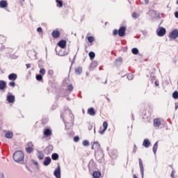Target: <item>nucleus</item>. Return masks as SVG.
<instances>
[{
  "mask_svg": "<svg viewBox=\"0 0 178 178\" xmlns=\"http://www.w3.org/2000/svg\"><path fill=\"white\" fill-rule=\"evenodd\" d=\"M13 159L15 162L19 163L24 161V153L22 151H17L13 154Z\"/></svg>",
  "mask_w": 178,
  "mask_h": 178,
  "instance_id": "nucleus-1",
  "label": "nucleus"
},
{
  "mask_svg": "<svg viewBox=\"0 0 178 178\" xmlns=\"http://www.w3.org/2000/svg\"><path fill=\"white\" fill-rule=\"evenodd\" d=\"M95 156L99 163H102V161H104V151L99 150V152H95Z\"/></svg>",
  "mask_w": 178,
  "mask_h": 178,
  "instance_id": "nucleus-2",
  "label": "nucleus"
},
{
  "mask_svg": "<svg viewBox=\"0 0 178 178\" xmlns=\"http://www.w3.org/2000/svg\"><path fill=\"white\" fill-rule=\"evenodd\" d=\"M25 149H26L27 154H31V152H33V151H34V145L33 144V143L29 142L28 143H26Z\"/></svg>",
  "mask_w": 178,
  "mask_h": 178,
  "instance_id": "nucleus-3",
  "label": "nucleus"
},
{
  "mask_svg": "<svg viewBox=\"0 0 178 178\" xmlns=\"http://www.w3.org/2000/svg\"><path fill=\"white\" fill-rule=\"evenodd\" d=\"M91 148L92 149L95 150V152L102 151V149L101 148V145L98 142H94Z\"/></svg>",
  "mask_w": 178,
  "mask_h": 178,
  "instance_id": "nucleus-4",
  "label": "nucleus"
},
{
  "mask_svg": "<svg viewBox=\"0 0 178 178\" xmlns=\"http://www.w3.org/2000/svg\"><path fill=\"white\" fill-rule=\"evenodd\" d=\"M169 38H170V40H176V38H178V31H177V29H175V30L172 31L170 33Z\"/></svg>",
  "mask_w": 178,
  "mask_h": 178,
  "instance_id": "nucleus-5",
  "label": "nucleus"
},
{
  "mask_svg": "<svg viewBox=\"0 0 178 178\" xmlns=\"http://www.w3.org/2000/svg\"><path fill=\"white\" fill-rule=\"evenodd\" d=\"M106 129H108V122H104L103 127H101L99 130V134H104V133H105V131H106Z\"/></svg>",
  "mask_w": 178,
  "mask_h": 178,
  "instance_id": "nucleus-6",
  "label": "nucleus"
},
{
  "mask_svg": "<svg viewBox=\"0 0 178 178\" xmlns=\"http://www.w3.org/2000/svg\"><path fill=\"white\" fill-rule=\"evenodd\" d=\"M118 35H120V37H124V35H126V27L125 26H122L119 29Z\"/></svg>",
  "mask_w": 178,
  "mask_h": 178,
  "instance_id": "nucleus-7",
  "label": "nucleus"
},
{
  "mask_svg": "<svg viewBox=\"0 0 178 178\" xmlns=\"http://www.w3.org/2000/svg\"><path fill=\"white\" fill-rule=\"evenodd\" d=\"M44 137H51L52 136V130L50 129H44L43 131Z\"/></svg>",
  "mask_w": 178,
  "mask_h": 178,
  "instance_id": "nucleus-8",
  "label": "nucleus"
},
{
  "mask_svg": "<svg viewBox=\"0 0 178 178\" xmlns=\"http://www.w3.org/2000/svg\"><path fill=\"white\" fill-rule=\"evenodd\" d=\"M166 34V29L165 28H160V30H157V35L159 37H163Z\"/></svg>",
  "mask_w": 178,
  "mask_h": 178,
  "instance_id": "nucleus-9",
  "label": "nucleus"
},
{
  "mask_svg": "<svg viewBox=\"0 0 178 178\" xmlns=\"http://www.w3.org/2000/svg\"><path fill=\"white\" fill-rule=\"evenodd\" d=\"M8 77V80L10 81H15V80H17V74L15 73L10 74Z\"/></svg>",
  "mask_w": 178,
  "mask_h": 178,
  "instance_id": "nucleus-10",
  "label": "nucleus"
},
{
  "mask_svg": "<svg viewBox=\"0 0 178 178\" xmlns=\"http://www.w3.org/2000/svg\"><path fill=\"white\" fill-rule=\"evenodd\" d=\"M51 35H52L53 38H56V39L59 38V37H60V32H59V31H58V30H54L51 33Z\"/></svg>",
  "mask_w": 178,
  "mask_h": 178,
  "instance_id": "nucleus-11",
  "label": "nucleus"
},
{
  "mask_svg": "<svg viewBox=\"0 0 178 178\" xmlns=\"http://www.w3.org/2000/svg\"><path fill=\"white\" fill-rule=\"evenodd\" d=\"M67 43V42H66V40H62L58 42V45L60 47V48H62L63 49L66 48Z\"/></svg>",
  "mask_w": 178,
  "mask_h": 178,
  "instance_id": "nucleus-12",
  "label": "nucleus"
},
{
  "mask_svg": "<svg viewBox=\"0 0 178 178\" xmlns=\"http://www.w3.org/2000/svg\"><path fill=\"white\" fill-rule=\"evenodd\" d=\"M139 166L140 168L142 177H144V165L143 164V160H141V159H139Z\"/></svg>",
  "mask_w": 178,
  "mask_h": 178,
  "instance_id": "nucleus-13",
  "label": "nucleus"
},
{
  "mask_svg": "<svg viewBox=\"0 0 178 178\" xmlns=\"http://www.w3.org/2000/svg\"><path fill=\"white\" fill-rule=\"evenodd\" d=\"M54 176L56 178H60V166H58L54 171Z\"/></svg>",
  "mask_w": 178,
  "mask_h": 178,
  "instance_id": "nucleus-14",
  "label": "nucleus"
},
{
  "mask_svg": "<svg viewBox=\"0 0 178 178\" xmlns=\"http://www.w3.org/2000/svg\"><path fill=\"white\" fill-rule=\"evenodd\" d=\"M88 114L90 115V116H95L96 113L95 110H94V108L90 107L88 109Z\"/></svg>",
  "mask_w": 178,
  "mask_h": 178,
  "instance_id": "nucleus-15",
  "label": "nucleus"
},
{
  "mask_svg": "<svg viewBox=\"0 0 178 178\" xmlns=\"http://www.w3.org/2000/svg\"><path fill=\"white\" fill-rule=\"evenodd\" d=\"M143 147H145V148H148L149 147V145H151V142H149V139H145L143 140Z\"/></svg>",
  "mask_w": 178,
  "mask_h": 178,
  "instance_id": "nucleus-16",
  "label": "nucleus"
},
{
  "mask_svg": "<svg viewBox=\"0 0 178 178\" xmlns=\"http://www.w3.org/2000/svg\"><path fill=\"white\" fill-rule=\"evenodd\" d=\"M0 8L5 9V8H8V1L5 0H2L0 1Z\"/></svg>",
  "mask_w": 178,
  "mask_h": 178,
  "instance_id": "nucleus-17",
  "label": "nucleus"
},
{
  "mask_svg": "<svg viewBox=\"0 0 178 178\" xmlns=\"http://www.w3.org/2000/svg\"><path fill=\"white\" fill-rule=\"evenodd\" d=\"M161 126V119L156 118L154 120V127H159Z\"/></svg>",
  "mask_w": 178,
  "mask_h": 178,
  "instance_id": "nucleus-18",
  "label": "nucleus"
},
{
  "mask_svg": "<svg viewBox=\"0 0 178 178\" xmlns=\"http://www.w3.org/2000/svg\"><path fill=\"white\" fill-rule=\"evenodd\" d=\"M7 101L10 103V104H13V102H15V96L10 95H8L7 97Z\"/></svg>",
  "mask_w": 178,
  "mask_h": 178,
  "instance_id": "nucleus-19",
  "label": "nucleus"
},
{
  "mask_svg": "<svg viewBox=\"0 0 178 178\" xmlns=\"http://www.w3.org/2000/svg\"><path fill=\"white\" fill-rule=\"evenodd\" d=\"M51 157H46L44 159V166H48V165H49V163H51Z\"/></svg>",
  "mask_w": 178,
  "mask_h": 178,
  "instance_id": "nucleus-20",
  "label": "nucleus"
},
{
  "mask_svg": "<svg viewBox=\"0 0 178 178\" xmlns=\"http://www.w3.org/2000/svg\"><path fill=\"white\" fill-rule=\"evenodd\" d=\"M6 88V82L0 81V90H5Z\"/></svg>",
  "mask_w": 178,
  "mask_h": 178,
  "instance_id": "nucleus-21",
  "label": "nucleus"
},
{
  "mask_svg": "<svg viewBox=\"0 0 178 178\" xmlns=\"http://www.w3.org/2000/svg\"><path fill=\"white\" fill-rule=\"evenodd\" d=\"M94 178H100L101 177V172L95 171L92 174Z\"/></svg>",
  "mask_w": 178,
  "mask_h": 178,
  "instance_id": "nucleus-22",
  "label": "nucleus"
},
{
  "mask_svg": "<svg viewBox=\"0 0 178 178\" xmlns=\"http://www.w3.org/2000/svg\"><path fill=\"white\" fill-rule=\"evenodd\" d=\"M51 159L53 161H58V159H59V155H58L56 153H54L51 155Z\"/></svg>",
  "mask_w": 178,
  "mask_h": 178,
  "instance_id": "nucleus-23",
  "label": "nucleus"
},
{
  "mask_svg": "<svg viewBox=\"0 0 178 178\" xmlns=\"http://www.w3.org/2000/svg\"><path fill=\"white\" fill-rule=\"evenodd\" d=\"M6 138H12L13 137V132L12 131H8L6 134Z\"/></svg>",
  "mask_w": 178,
  "mask_h": 178,
  "instance_id": "nucleus-24",
  "label": "nucleus"
},
{
  "mask_svg": "<svg viewBox=\"0 0 178 178\" xmlns=\"http://www.w3.org/2000/svg\"><path fill=\"white\" fill-rule=\"evenodd\" d=\"M158 149V142H156L153 146V152L154 154H156V151Z\"/></svg>",
  "mask_w": 178,
  "mask_h": 178,
  "instance_id": "nucleus-25",
  "label": "nucleus"
},
{
  "mask_svg": "<svg viewBox=\"0 0 178 178\" xmlns=\"http://www.w3.org/2000/svg\"><path fill=\"white\" fill-rule=\"evenodd\" d=\"M56 2L57 3V6L58 8H62V6H63V2H62V1H60V0H56Z\"/></svg>",
  "mask_w": 178,
  "mask_h": 178,
  "instance_id": "nucleus-26",
  "label": "nucleus"
},
{
  "mask_svg": "<svg viewBox=\"0 0 178 178\" xmlns=\"http://www.w3.org/2000/svg\"><path fill=\"white\" fill-rule=\"evenodd\" d=\"M89 57L91 59V60H92V59L95 58V53H94L93 51L89 52Z\"/></svg>",
  "mask_w": 178,
  "mask_h": 178,
  "instance_id": "nucleus-27",
  "label": "nucleus"
},
{
  "mask_svg": "<svg viewBox=\"0 0 178 178\" xmlns=\"http://www.w3.org/2000/svg\"><path fill=\"white\" fill-rule=\"evenodd\" d=\"M81 72H83V70L81 69V67H77L76 69H75L76 74H80Z\"/></svg>",
  "mask_w": 178,
  "mask_h": 178,
  "instance_id": "nucleus-28",
  "label": "nucleus"
},
{
  "mask_svg": "<svg viewBox=\"0 0 178 178\" xmlns=\"http://www.w3.org/2000/svg\"><path fill=\"white\" fill-rule=\"evenodd\" d=\"M132 54H134V55H138V49L137 48H133L131 50Z\"/></svg>",
  "mask_w": 178,
  "mask_h": 178,
  "instance_id": "nucleus-29",
  "label": "nucleus"
},
{
  "mask_svg": "<svg viewBox=\"0 0 178 178\" xmlns=\"http://www.w3.org/2000/svg\"><path fill=\"white\" fill-rule=\"evenodd\" d=\"M95 40V39L94 38L93 36H88V41L89 42H94Z\"/></svg>",
  "mask_w": 178,
  "mask_h": 178,
  "instance_id": "nucleus-30",
  "label": "nucleus"
},
{
  "mask_svg": "<svg viewBox=\"0 0 178 178\" xmlns=\"http://www.w3.org/2000/svg\"><path fill=\"white\" fill-rule=\"evenodd\" d=\"M172 97L173 98H175V99H178V92L175 91L172 93Z\"/></svg>",
  "mask_w": 178,
  "mask_h": 178,
  "instance_id": "nucleus-31",
  "label": "nucleus"
},
{
  "mask_svg": "<svg viewBox=\"0 0 178 178\" xmlns=\"http://www.w3.org/2000/svg\"><path fill=\"white\" fill-rule=\"evenodd\" d=\"M83 145L85 147H88V145H90V142H88L87 140H85L83 141Z\"/></svg>",
  "mask_w": 178,
  "mask_h": 178,
  "instance_id": "nucleus-32",
  "label": "nucleus"
},
{
  "mask_svg": "<svg viewBox=\"0 0 178 178\" xmlns=\"http://www.w3.org/2000/svg\"><path fill=\"white\" fill-rule=\"evenodd\" d=\"M36 80H38V81H41L42 80V75L41 74L36 75Z\"/></svg>",
  "mask_w": 178,
  "mask_h": 178,
  "instance_id": "nucleus-33",
  "label": "nucleus"
},
{
  "mask_svg": "<svg viewBox=\"0 0 178 178\" xmlns=\"http://www.w3.org/2000/svg\"><path fill=\"white\" fill-rule=\"evenodd\" d=\"M39 73H40V75L44 76L45 74V69L44 68H41L39 71Z\"/></svg>",
  "mask_w": 178,
  "mask_h": 178,
  "instance_id": "nucleus-34",
  "label": "nucleus"
},
{
  "mask_svg": "<svg viewBox=\"0 0 178 178\" xmlns=\"http://www.w3.org/2000/svg\"><path fill=\"white\" fill-rule=\"evenodd\" d=\"M8 86H10V87H15V86H16V83L15 81H12L11 82L8 83Z\"/></svg>",
  "mask_w": 178,
  "mask_h": 178,
  "instance_id": "nucleus-35",
  "label": "nucleus"
},
{
  "mask_svg": "<svg viewBox=\"0 0 178 178\" xmlns=\"http://www.w3.org/2000/svg\"><path fill=\"white\" fill-rule=\"evenodd\" d=\"M47 74H49V76H54V70H49Z\"/></svg>",
  "mask_w": 178,
  "mask_h": 178,
  "instance_id": "nucleus-36",
  "label": "nucleus"
},
{
  "mask_svg": "<svg viewBox=\"0 0 178 178\" xmlns=\"http://www.w3.org/2000/svg\"><path fill=\"white\" fill-rule=\"evenodd\" d=\"M38 159H40V161H42V159H44V154H40L38 156Z\"/></svg>",
  "mask_w": 178,
  "mask_h": 178,
  "instance_id": "nucleus-37",
  "label": "nucleus"
},
{
  "mask_svg": "<svg viewBox=\"0 0 178 178\" xmlns=\"http://www.w3.org/2000/svg\"><path fill=\"white\" fill-rule=\"evenodd\" d=\"M73 85H70V86H68V87H67V90H68V91H70V92H72V91H73Z\"/></svg>",
  "mask_w": 178,
  "mask_h": 178,
  "instance_id": "nucleus-38",
  "label": "nucleus"
},
{
  "mask_svg": "<svg viewBox=\"0 0 178 178\" xmlns=\"http://www.w3.org/2000/svg\"><path fill=\"white\" fill-rule=\"evenodd\" d=\"M74 141L75 143H79V141H80V138L79 136L74 137Z\"/></svg>",
  "mask_w": 178,
  "mask_h": 178,
  "instance_id": "nucleus-39",
  "label": "nucleus"
},
{
  "mask_svg": "<svg viewBox=\"0 0 178 178\" xmlns=\"http://www.w3.org/2000/svg\"><path fill=\"white\" fill-rule=\"evenodd\" d=\"M118 33H119V31H118L117 29H114L113 31V35H117Z\"/></svg>",
  "mask_w": 178,
  "mask_h": 178,
  "instance_id": "nucleus-40",
  "label": "nucleus"
},
{
  "mask_svg": "<svg viewBox=\"0 0 178 178\" xmlns=\"http://www.w3.org/2000/svg\"><path fill=\"white\" fill-rule=\"evenodd\" d=\"M132 17L134 19H137V13H132Z\"/></svg>",
  "mask_w": 178,
  "mask_h": 178,
  "instance_id": "nucleus-41",
  "label": "nucleus"
},
{
  "mask_svg": "<svg viewBox=\"0 0 178 178\" xmlns=\"http://www.w3.org/2000/svg\"><path fill=\"white\" fill-rule=\"evenodd\" d=\"M37 31H38V33H42V28H41V27L38 28Z\"/></svg>",
  "mask_w": 178,
  "mask_h": 178,
  "instance_id": "nucleus-42",
  "label": "nucleus"
},
{
  "mask_svg": "<svg viewBox=\"0 0 178 178\" xmlns=\"http://www.w3.org/2000/svg\"><path fill=\"white\" fill-rule=\"evenodd\" d=\"M155 80H156V76H151V81H155Z\"/></svg>",
  "mask_w": 178,
  "mask_h": 178,
  "instance_id": "nucleus-43",
  "label": "nucleus"
},
{
  "mask_svg": "<svg viewBox=\"0 0 178 178\" xmlns=\"http://www.w3.org/2000/svg\"><path fill=\"white\" fill-rule=\"evenodd\" d=\"M137 151V146L136 145H134V152H136Z\"/></svg>",
  "mask_w": 178,
  "mask_h": 178,
  "instance_id": "nucleus-44",
  "label": "nucleus"
},
{
  "mask_svg": "<svg viewBox=\"0 0 178 178\" xmlns=\"http://www.w3.org/2000/svg\"><path fill=\"white\" fill-rule=\"evenodd\" d=\"M26 69H30V67H31V64H26Z\"/></svg>",
  "mask_w": 178,
  "mask_h": 178,
  "instance_id": "nucleus-45",
  "label": "nucleus"
},
{
  "mask_svg": "<svg viewBox=\"0 0 178 178\" xmlns=\"http://www.w3.org/2000/svg\"><path fill=\"white\" fill-rule=\"evenodd\" d=\"M171 177H172V178H175V171H172V172H171Z\"/></svg>",
  "mask_w": 178,
  "mask_h": 178,
  "instance_id": "nucleus-46",
  "label": "nucleus"
},
{
  "mask_svg": "<svg viewBox=\"0 0 178 178\" xmlns=\"http://www.w3.org/2000/svg\"><path fill=\"white\" fill-rule=\"evenodd\" d=\"M175 16L177 19H178V11L175 13Z\"/></svg>",
  "mask_w": 178,
  "mask_h": 178,
  "instance_id": "nucleus-47",
  "label": "nucleus"
},
{
  "mask_svg": "<svg viewBox=\"0 0 178 178\" xmlns=\"http://www.w3.org/2000/svg\"><path fill=\"white\" fill-rule=\"evenodd\" d=\"M58 55H60V56H65V55H67V54H59Z\"/></svg>",
  "mask_w": 178,
  "mask_h": 178,
  "instance_id": "nucleus-48",
  "label": "nucleus"
},
{
  "mask_svg": "<svg viewBox=\"0 0 178 178\" xmlns=\"http://www.w3.org/2000/svg\"><path fill=\"white\" fill-rule=\"evenodd\" d=\"M155 86H156V87H158L159 86V83H158V81H155Z\"/></svg>",
  "mask_w": 178,
  "mask_h": 178,
  "instance_id": "nucleus-49",
  "label": "nucleus"
},
{
  "mask_svg": "<svg viewBox=\"0 0 178 178\" xmlns=\"http://www.w3.org/2000/svg\"><path fill=\"white\" fill-rule=\"evenodd\" d=\"M33 163H34V165H38V162H37L35 161H33Z\"/></svg>",
  "mask_w": 178,
  "mask_h": 178,
  "instance_id": "nucleus-50",
  "label": "nucleus"
},
{
  "mask_svg": "<svg viewBox=\"0 0 178 178\" xmlns=\"http://www.w3.org/2000/svg\"><path fill=\"white\" fill-rule=\"evenodd\" d=\"M133 177H134V178H137V175H133Z\"/></svg>",
  "mask_w": 178,
  "mask_h": 178,
  "instance_id": "nucleus-51",
  "label": "nucleus"
},
{
  "mask_svg": "<svg viewBox=\"0 0 178 178\" xmlns=\"http://www.w3.org/2000/svg\"><path fill=\"white\" fill-rule=\"evenodd\" d=\"M2 38H3V36L0 35V40H2Z\"/></svg>",
  "mask_w": 178,
  "mask_h": 178,
  "instance_id": "nucleus-52",
  "label": "nucleus"
},
{
  "mask_svg": "<svg viewBox=\"0 0 178 178\" xmlns=\"http://www.w3.org/2000/svg\"><path fill=\"white\" fill-rule=\"evenodd\" d=\"M145 3L148 4V0H145Z\"/></svg>",
  "mask_w": 178,
  "mask_h": 178,
  "instance_id": "nucleus-53",
  "label": "nucleus"
},
{
  "mask_svg": "<svg viewBox=\"0 0 178 178\" xmlns=\"http://www.w3.org/2000/svg\"><path fill=\"white\" fill-rule=\"evenodd\" d=\"M176 3L178 5V0H177Z\"/></svg>",
  "mask_w": 178,
  "mask_h": 178,
  "instance_id": "nucleus-54",
  "label": "nucleus"
},
{
  "mask_svg": "<svg viewBox=\"0 0 178 178\" xmlns=\"http://www.w3.org/2000/svg\"><path fill=\"white\" fill-rule=\"evenodd\" d=\"M106 99H108V102L111 101V100L109 99V98L107 97Z\"/></svg>",
  "mask_w": 178,
  "mask_h": 178,
  "instance_id": "nucleus-55",
  "label": "nucleus"
},
{
  "mask_svg": "<svg viewBox=\"0 0 178 178\" xmlns=\"http://www.w3.org/2000/svg\"><path fill=\"white\" fill-rule=\"evenodd\" d=\"M61 118H63V115H61Z\"/></svg>",
  "mask_w": 178,
  "mask_h": 178,
  "instance_id": "nucleus-56",
  "label": "nucleus"
},
{
  "mask_svg": "<svg viewBox=\"0 0 178 178\" xmlns=\"http://www.w3.org/2000/svg\"><path fill=\"white\" fill-rule=\"evenodd\" d=\"M176 109H177V106H176Z\"/></svg>",
  "mask_w": 178,
  "mask_h": 178,
  "instance_id": "nucleus-57",
  "label": "nucleus"
}]
</instances>
